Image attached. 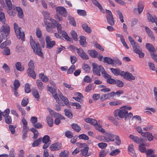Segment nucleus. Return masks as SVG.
Listing matches in <instances>:
<instances>
[{
	"instance_id": "51",
	"label": "nucleus",
	"mask_w": 157,
	"mask_h": 157,
	"mask_svg": "<svg viewBox=\"0 0 157 157\" xmlns=\"http://www.w3.org/2000/svg\"><path fill=\"white\" fill-rule=\"evenodd\" d=\"M32 93L33 96L37 100H38L39 98V95L37 90H33Z\"/></svg>"
},
{
	"instance_id": "25",
	"label": "nucleus",
	"mask_w": 157,
	"mask_h": 157,
	"mask_svg": "<svg viewBox=\"0 0 157 157\" xmlns=\"http://www.w3.org/2000/svg\"><path fill=\"white\" fill-rule=\"evenodd\" d=\"M146 47L149 51L154 52H155V49L153 46L151 44L147 43L146 44Z\"/></svg>"
},
{
	"instance_id": "36",
	"label": "nucleus",
	"mask_w": 157,
	"mask_h": 157,
	"mask_svg": "<svg viewBox=\"0 0 157 157\" xmlns=\"http://www.w3.org/2000/svg\"><path fill=\"white\" fill-rule=\"evenodd\" d=\"M71 34L74 40L76 41H78V39L77 37V33L74 30H72L71 32Z\"/></svg>"
},
{
	"instance_id": "35",
	"label": "nucleus",
	"mask_w": 157,
	"mask_h": 157,
	"mask_svg": "<svg viewBox=\"0 0 157 157\" xmlns=\"http://www.w3.org/2000/svg\"><path fill=\"white\" fill-rule=\"evenodd\" d=\"M10 43L11 42L10 40H7L1 44L0 47L2 48H5L6 46L10 45Z\"/></svg>"
},
{
	"instance_id": "61",
	"label": "nucleus",
	"mask_w": 157,
	"mask_h": 157,
	"mask_svg": "<svg viewBox=\"0 0 157 157\" xmlns=\"http://www.w3.org/2000/svg\"><path fill=\"white\" fill-rule=\"evenodd\" d=\"M71 61L72 64H74L77 61V59L76 57L74 56H70Z\"/></svg>"
},
{
	"instance_id": "3",
	"label": "nucleus",
	"mask_w": 157,
	"mask_h": 157,
	"mask_svg": "<svg viewBox=\"0 0 157 157\" xmlns=\"http://www.w3.org/2000/svg\"><path fill=\"white\" fill-rule=\"evenodd\" d=\"M10 29L9 26L6 24H4L1 28V32L2 37H5L6 39L9 38Z\"/></svg>"
},
{
	"instance_id": "24",
	"label": "nucleus",
	"mask_w": 157,
	"mask_h": 157,
	"mask_svg": "<svg viewBox=\"0 0 157 157\" xmlns=\"http://www.w3.org/2000/svg\"><path fill=\"white\" fill-rule=\"evenodd\" d=\"M103 62L109 64H113V60L110 57H105L104 58Z\"/></svg>"
},
{
	"instance_id": "18",
	"label": "nucleus",
	"mask_w": 157,
	"mask_h": 157,
	"mask_svg": "<svg viewBox=\"0 0 157 157\" xmlns=\"http://www.w3.org/2000/svg\"><path fill=\"white\" fill-rule=\"evenodd\" d=\"M33 69H28L27 71V73L29 76L32 77L33 79L36 78V75L33 70Z\"/></svg>"
},
{
	"instance_id": "22",
	"label": "nucleus",
	"mask_w": 157,
	"mask_h": 157,
	"mask_svg": "<svg viewBox=\"0 0 157 157\" xmlns=\"http://www.w3.org/2000/svg\"><path fill=\"white\" fill-rule=\"evenodd\" d=\"M85 121L86 122L90 123L91 124L94 125H96L97 123L96 120L90 118H86L85 119Z\"/></svg>"
},
{
	"instance_id": "39",
	"label": "nucleus",
	"mask_w": 157,
	"mask_h": 157,
	"mask_svg": "<svg viewBox=\"0 0 157 157\" xmlns=\"http://www.w3.org/2000/svg\"><path fill=\"white\" fill-rule=\"evenodd\" d=\"M82 69L86 73H89L90 70V67L87 64H84L82 67Z\"/></svg>"
},
{
	"instance_id": "28",
	"label": "nucleus",
	"mask_w": 157,
	"mask_h": 157,
	"mask_svg": "<svg viewBox=\"0 0 157 157\" xmlns=\"http://www.w3.org/2000/svg\"><path fill=\"white\" fill-rule=\"evenodd\" d=\"M90 56L92 58H95L97 57L98 52L95 50H91L88 51Z\"/></svg>"
},
{
	"instance_id": "16",
	"label": "nucleus",
	"mask_w": 157,
	"mask_h": 157,
	"mask_svg": "<svg viewBox=\"0 0 157 157\" xmlns=\"http://www.w3.org/2000/svg\"><path fill=\"white\" fill-rule=\"evenodd\" d=\"M111 71V72L115 75H119L122 76V74L123 71H121L120 70L119 68H111L110 69Z\"/></svg>"
},
{
	"instance_id": "52",
	"label": "nucleus",
	"mask_w": 157,
	"mask_h": 157,
	"mask_svg": "<svg viewBox=\"0 0 157 157\" xmlns=\"http://www.w3.org/2000/svg\"><path fill=\"white\" fill-rule=\"evenodd\" d=\"M14 86V89H17L20 86V83L18 80L16 79L15 80L13 83Z\"/></svg>"
},
{
	"instance_id": "60",
	"label": "nucleus",
	"mask_w": 157,
	"mask_h": 157,
	"mask_svg": "<svg viewBox=\"0 0 157 157\" xmlns=\"http://www.w3.org/2000/svg\"><path fill=\"white\" fill-rule=\"evenodd\" d=\"M133 48L134 51L136 53H138L139 51L141 50L140 46L138 45V44L134 47H133Z\"/></svg>"
},
{
	"instance_id": "64",
	"label": "nucleus",
	"mask_w": 157,
	"mask_h": 157,
	"mask_svg": "<svg viewBox=\"0 0 157 157\" xmlns=\"http://www.w3.org/2000/svg\"><path fill=\"white\" fill-rule=\"evenodd\" d=\"M68 152L67 151H64L59 154V157H67Z\"/></svg>"
},
{
	"instance_id": "7",
	"label": "nucleus",
	"mask_w": 157,
	"mask_h": 157,
	"mask_svg": "<svg viewBox=\"0 0 157 157\" xmlns=\"http://www.w3.org/2000/svg\"><path fill=\"white\" fill-rule=\"evenodd\" d=\"M77 52L78 55L81 57L82 59L84 60H86L89 59V56L81 48H76Z\"/></svg>"
},
{
	"instance_id": "46",
	"label": "nucleus",
	"mask_w": 157,
	"mask_h": 157,
	"mask_svg": "<svg viewBox=\"0 0 157 157\" xmlns=\"http://www.w3.org/2000/svg\"><path fill=\"white\" fill-rule=\"evenodd\" d=\"M77 13L79 15L81 16H85L86 15V11L84 10H78Z\"/></svg>"
},
{
	"instance_id": "29",
	"label": "nucleus",
	"mask_w": 157,
	"mask_h": 157,
	"mask_svg": "<svg viewBox=\"0 0 157 157\" xmlns=\"http://www.w3.org/2000/svg\"><path fill=\"white\" fill-rule=\"evenodd\" d=\"M46 120L48 125L50 127H52L53 124V119L50 116H47L46 117Z\"/></svg>"
},
{
	"instance_id": "37",
	"label": "nucleus",
	"mask_w": 157,
	"mask_h": 157,
	"mask_svg": "<svg viewBox=\"0 0 157 157\" xmlns=\"http://www.w3.org/2000/svg\"><path fill=\"white\" fill-rule=\"evenodd\" d=\"M68 18L69 21L70 23L72 25L74 26H75L76 25V23L74 17L70 16H68Z\"/></svg>"
},
{
	"instance_id": "38",
	"label": "nucleus",
	"mask_w": 157,
	"mask_h": 157,
	"mask_svg": "<svg viewBox=\"0 0 157 157\" xmlns=\"http://www.w3.org/2000/svg\"><path fill=\"white\" fill-rule=\"evenodd\" d=\"M120 152V151L119 149H115L112 151L110 153L109 155L112 156H115L118 154Z\"/></svg>"
},
{
	"instance_id": "20",
	"label": "nucleus",
	"mask_w": 157,
	"mask_h": 157,
	"mask_svg": "<svg viewBox=\"0 0 157 157\" xmlns=\"http://www.w3.org/2000/svg\"><path fill=\"white\" fill-rule=\"evenodd\" d=\"M60 34H61L62 37L65 39V40L70 42H72L73 40L72 39L68 36L67 33L65 31H62V33Z\"/></svg>"
},
{
	"instance_id": "53",
	"label": "nucleus",
	"mask_w": 157,
	"mask_h": 157,
	"mask_svg": "<svg viewBox=\"0 0 157 157\" xmlns=\"http://www.w3.org/2000/svg\"><path fill=\"white\" fill-rule=\"evenodd\" d=\"M56 27L57 28L58 33L59 34H61V33H62V31H64V30H62V26L59 23H57L56 25Z\"/></svg>"
},
{
	"instance_id": "56",
	"label": "nucleus",
	"mask_w": 157,
	"mask_h": 157,
	"mask_svg": "<svg viewBox=\"0 0 157 157\" xmlns=\"http://www.w3.org/2000/svg\"><path fill=\"white\" fill-rule=\"evenodd\" d=\"M95 125V129L101 132H105V130L101 127H100V126L96 124V125Z\"/></svg>"
},
{
	"instance_id": "54",
	"label": "nucleus",
	"mask_w": 157,
	"mask_h": 157,
	"mask_svg": "<svg viewBox=\"0 0 157 157\" xmlns=\"http://www.w3.org/2000/svg\"><path fill=\"white\" fill-rule=\"evenodd\" d=\"M115 139L116 140L115 143L118 146L120 145L121 144V141L119 136L117 135H115Z\"/></svg>"
},
{
	"instance_id": "27",
	"label": "nucleus",
	"mask_w": 157,
	"mask_h": 157,
	"mask_svg": "<svg viewBox=\"0 0 157 157\" xmlns=\"http://www.w3.org/2000/svg\"><path fill=\"white\" fill-rule=\"evenodd\" d=\"M138 149L142 153H145L146 151V149L145 145L143 142L139 145Z\"/></svg>"
},
{
	"instance_id": "6",
	"label": "nucleus",
	"mask_w": 157,
	"mask_h": 157,
	"mask_svg": "<svg viewBox=\"0 0 157 157\" xmlns=\"http://www.w3.org/2000/svg\"><path fill=\"white\" fill-rule=\"evenodd\" d=\"M45 41L46 43V47L48 49H51L56 44L55 41H51V39L49 36H47L45 38Z\"/></svg>"
},
{
	"instance_id": "5",
	"label": "nucleus",
	"mask_w": 157,
	"mask_h": 157,
	"mask_svg": "<svg viewBox=\"0 0 157 157\" xmlns=\"http://www.w3.org/2000/svg\"><path fill=\"white\" fill-rule=\"evenodd\" d=\"M6 3L8 7L9 10L7 11L8 13L10 16H14L13 11L11 10V9H15V7L12 6V3L10 0H5Z\"/></svg>"
},
{
	"instance_id": "13",
	"label": "nucleus",
	"mask_w": 157,
	"mask_h": 157,
	"mask_svg": "<svg viewBox=\"0 0 157 157\" xmlns=\"http://www.w3.org/2000/svg\"><path fill=\"white\" fill-rule=\"evenodd\" d=\"M50 148L52 151L59 150L61 148V145L59 143L52 144Z\"/></svg>"
},
{
	"instance_id": "9",
	"label": "nucleus",
	"mask_w": 157,
	"mask_h": 157,
	"mask_svg": "<svg viewBox=\"0 0 157 157\" xmlns=\"http://www.w3.org/2000/svg\"><path fill=\"white\" fill-rule=\"evenodd\" d=\"M92 65L93 73L98 76H100L101 75L100 69L98 65L95 63H93Z\"/></svg>"
},
{
	"instance_id": "44",
	"label": "nucleus",
	"mask_w": 157,
	"mask_h": 157,
	"mask_svg": "<svg viewBox=\"0 0 157 157\" xmlns=\"http://www.w3.org/2000/svg\"><path fill=\"white\" fill-rule=\"evenodd\" d=\"M115 84H116V86L118 87H122L124 85L122 81L118 79L116 80Z\"/></svg>"
},
{
	"instance_id": "50",
	"label": "nucleus",
	"mask_w": 157,
	"mask_h": 157,
	"mask_svg": "<svg viewBox=\"0 0 157 157\" xmlns=\"http://www.w3.org/2000/svg\"><path fill=\"white\" fill-rule=\"evenodd\" d=\"M147 17L148 20L152 23H154L155 21V17L153 18L152 16L151 15V14L148 13L147 14Z\"/></svg>"
},
{
	"instance_id": "62",
	"label": "nucleus",
	"mask_w": 157,
	"mask_h": 157,
	"mask_svg": "<svg viewBox=\"0 0 157 157\" xmlns=\"http://www.w3.org/2000/svg\"><path fill=\"white\" fill-rule=\"evenodd\" d=\"M33 126L35 128L38 129H40L43 127V125L40 123L37 122Z\"/></svg>"
},
{
	"instance_id": "34",
	"label": "nucleus",
	"mask_w": 157,
	"mask_h": 157,
	"mask_svg": "<svg viewBox=\"0 0 157 157\" xmlns=\"http://www.w3.org/2000/svg\"><path fill=\"white\" fill-rule=\"evenodd\" d=\"M89 147H85L84 148L81 150V151L83 155L85 156H89L90 155L88 154Z\"/></svg>"
},
{
	"instance_id": "12",
	"label": "nucleus",
	"mask_w": 157,
	"mask_h": 157,
	"mask_svg": "<svg viewBox=\"0 0 157 157\" xmlns=\"http://www.w3.org/2000/svg\"><path fill=\"white\" fill-rule=\"evenodd\" d=\"M134 146L132 144H131L128 147V149L129 154L134 157H136V155L134 150Z\"/></svg>"
},
{
	"instance_id": "1",
	"label": "nucleus",
	"mask_w": 157,
	"mask_h": 157,
	"mask_svg": "<svg viewBox=\"0 0 157 157\" xmlns=\"http://www.w3.org/2000/svg\"><path fill=\"white\" fill-rule=\"evenodd\" d=\"M114 117L116 119L120 120L121 118L127 117L128 111L124 109H122L121 107L119 109L115 110L113 113Z\"/></svg>"
},
{
	"instance_id": "15",
	"label": "nucleus",
	"mask_w": 157,
	"mask_h": 157,
	"mask_svg": "<svg viewBox=\"0 0 157 157\" xmlns=\"http://www.w3.org/2000/svg\"><path fill=\"white\" fill-rule=\"evenodd\" d=\"M18 32H15L17 37L18 39H21L22 40H24L25 34L23 32H21V29L18 30Z\"/></svg>"
},
{
	"instance_id": "40",
	"label": "nucleus",
	"mask_w": 157,
	"mask_h": 157,
	"mask_svg": "<svg viewBox=\"0 0 157 157\" xmlns=\"http://www.w3.org/2000/svg\"><path fill=\"white\" fill-rule=\"evenodd\" d=\"M36 84L38 88L40 90H42L44 88L43 83L41 81L37 80L36 81Z\"/></svg>"
},
{
	"instance_id": "55",
	"label": "nucleus",
	"mask_w": 157,
	"mask_h": 157,
	"mask_svg": "<svg viewBox=\"0 0 157 157\" xmlns=\"http://www.w3.org/2000/svg\"><path fill=\"white\" fill-rule=\"evenodd\" d=\"M78 138L80 139H83L85 140H87L89 139L88 136L85 134H82L78 136Z\"/></svg>"
},
{
	"instance_id": "42",
	"label": "nucleus",
	"mask_w": 157,
	"mask_h": 157,
	"mask_svg": "<svg viewBox=\"0 0 157 157\" xmlns=\"http://www.w3.org/2000/svg\"><path fill=\"white\" fill-rule=\"evenodd\" d=\"M107 21L109 24L113 25L114 24V21L113 17H108L106 18Z\"/></svg>"
},
{
	"instance_id": "23",
	"label": "nucleus",
	"mask_w": 157,
	"mask_h": 157,
	"mask_svg": "<svg viewBox=\"0 0 157 157\" xmlns=\"http://www.w3.org/2000/svg\"><path fill=\"white\" fill-rule=\"evenodd\" d=\"M82 27L83 29L86 33H90L91 32V30L90 28L88 26L87 24L85 23L82 25Z\"/></svg>"
},
{
	"instance_id": "47",
	"label": "nucleus",
	"mask_w": 157,
	"mask_h": 157,
	"mask_svg": "<svg viewBox=\"0 0 157 157\" xmlns=\"http://www.w3.org/2000/svg\"><path fill=\"white\" fill-rule=\"evenodd\" d=\"M29 68L34 69V63L33 60H31L28 63V64Z\"/></svg>"
},
{
	"instance_id": "2",
	"label": "nucleus",
	"mask_w": 157,
	"mask_h": 157,
	"mask_svg": "<svg viewBox=\"0 0 157 157\" xmlns=\"http://www.w3.org/2000/svg\"><path fill=\"white\" fill-rule=\"evenodd\" d=\"M30 42L34 52L36 54L42 57L43 54L41 51V48L40 44L38 43H36L33 39L30 40Z\"/></svg>"
},
{
	"instance_id": "31",
	"label": "nucleus",
	"mask_w": 157,
	"mask_h": 157,
	"mask_svg": "<svg viewBox=\"0 0 157 157\" xmlns=\"http://www.w3.org/2000/svg\"><path fill=\"white\" fill-rule=\"evenodd\" d=\"M15 66L16 69L20 71H22L24 69V67L21 65V63L20 62L16 63L15 64Z\"/></svg>"
},
{
	"instance_id": "57",
	"label": "nucleus",
	"mask_w": 157,
	"mask_h": 157,
	"mask_svg": "<svg viewBox=\"0 0 157 157\" xmlns=\"http://www.w3.org/2000/svg\"><path fill=\"white\" fill-rule=\"evenodd\" d=\"M31 89L28 83H26L25 85V91L26 93H29L31 91Z\"/></svg>"
},
{
	"instance_id": "45",
	"label": "nucleus",
	"mask_w": 157,
	"mask_h": 157,
	"mask_svg": "<svg viewBox=\"0 0 157 157\" xmlns=\"http://www.w3.org/2000/svg\"><path fill=\"white\" fill-rule=\"evenodd\" d=\"M64 111L65 115L66 116L70 118H72V114L69 110H68L67 109H65Z\"/></svg>"
},
{
	"instance_id": "11",
	"label": "nucleus",
	"mask_w": 157,
	"mask_h": 157,
	"mask_svg": "<svg viewBox=\"0 0 157 157\" xmlns=\"http://www.w3.org/2000/svg\"><path fill=\"white\" fill-rule=\"evenodd\" d=\"M142 136L146 137L149 141H151L153 140V136L151 133L149 132H142L141 133Z\"/></svg>"
},
{
	"instance_id": "17",
	"label": "nucleus",
	"mask_w": 157,
	"mask_h": 157,
	"mask_svg": "<svg viewBox=\"0 0 157 157\" xmlns=\"http://www.w3.org/2000/svg\"><path fill=\"white\" fill-rule=\"evenodd\" d=\"M79 42L80 45L84 47H85L87 45L86 42V38L85 37L81 36H79Z\"/></svg>"
},
{
	"instance_id": "4",
	"label": "nucleus",
	"mask_w": 157,
	"mask_h": 157,
	"mask_svg": "<svg viewBox=\"0 0 157 157\" xmlns=\"http://www.w3.org/2000/svg\"><path fill=\"white\" fill-rule=\"evenodd\" d=\"M57 13H58L64 17L67 15V12L66 9L63 7L58 6L55 8Z\"/></svg>"
},
{
	"instance_id": "43",
	"label": "nucleus",
	"mask_w": 157,
	"mask_h": 157,
	"mask_svg": "<svg viewBox=\"0 0 157 157\" xmlns=\"http://www.w3.org/2000/svg\"><path fill=\"white\" fill-rule=\"evenodd\" d=\"M28 103V98H24L22 101L21 105L22 106L25 107L27 105Z\"/></svg>"
},
{
	"instance_id": "26",
	"label": "nucleus",
	"mask_w": 157,
	"mask_h": 157,
	"mask_svg": "<svg viewBox=\"0 0 157 157\" xmlns=\"http://www.w3.org/2000/svg\"><path fill=\"white\" fill-rule=\"evenodd\" d=\"M16 8L18 12V17L21 18H22L23 17V13L22 9L20 7H16Z\"/></svg>"
},
{
	"instance_id": "14",
	"label": "nucleus",
	"mask_w": 157,
	"mask_h": 157,
	"mask_svg": "<svg viewBox=\"0 0 157 157\" xmlns=\"http://www.w3.org/2000/svg\"><path fill=\"white\" fill-rule=\"evenodd\" d=\"M59 97L61 99L64 101L65 104L70 107V106L69 104V101L67 98L64 97L61 92H60V93H59Z\"/></svg>"
},
{
	"instance_id": "21",
	"label": "nucleus",
	"mask_w": 157,
	"mask_h": 157,
	"mask_svg": "<svg viewBox=\"0 0 157 157\" xmlns=\"http://www.w3.org/2000/svg\"><path fill=\"white\" fill-rule=\"evenodd\" d=\"M29 130L33 132L34 134L33 139L35 140L39 136V133L38 130L35 128H33L30 129Z\"/></svg>"
},
{
	"instance_id": "41",
	"label": "nucleus",
	"mask_w": 157,
	"mask_h": 157,
	"mask_svg": "<svg viewBox=\"0 0 157 157\" xmlns=\"http://www.w3.org/2000/svg\"><path fill=\"white\" fill-rule=\"evenodd\" d=\"M42 139L41 138H39L38 139L35 141L32 144L33 147L38 146L41 142Z\"/></svg>"
},
{
	"instance_id": "48",
	"label": "nucleus",
	"mask_w": 157,
	"mask_h": 157,
	"mask_svg": "<svg viewBox=\"0 0 157 157\" xmlns=\"http://www.w3.org/2000/svg\"><path fill=\"white\" fill-rule=\"evenodd\" d=\"M65 136L68 138H71L73 137V135L71 131H67L65 132Z\"/></svg>"
},
{
	"instance_id": "49",
	"label": "nucleus",
	"mask_w": 157,
	"mask_h": 157,
	"mask_svg": "<svg viewBox=\"0 0 157 157\" xmlns=\"http://www.w3.org/2000/svg\"><path fill=\"white\" fill-rule=\"evenodd\" d=\"M44 18L46 19H50V14L48 12L44 11L42 12Z\"/></svg>"
},
{
	"instance_id": "19",
	"label": "nucleus",
	"mask_w": 157,
	"mask_h": 157,
	"mask_svg": "<svg viewBox=\"0 0 157 157\" xmlns=\"http://www.w3.org/2000/svg\"><path fill=\"white\" fill-rule=\"evenodd\" d=\"M60 34H61L62 37L65 39V40L70 42H72L73 40L72 39L68 36L67 33L65 31H62V33Z\"/></svg>"
},
{
	"instance_id": "63",
	"label": "nucleus",
	"mask_w": 157,
	"mask_h": 157,
	"mask_svg": "<svg viewBox=\"0 0 157 157\" xmlns=\"http://www.w3.org/2000/svg\"><path fill=\"white\" fill-rule=\"evenodd\" d=\"M36 34L38 38H40L42 36L41 31L39 28H37L36 30Z\"/></svg>"
},
{
	"instance_id": "32",
	"label": "nucleus",
	"mask_w": 157,
	"mask_h": 157,
	"mask_svg": "<svg viewBox=\"0 0 157 157\" xmlns=\"http://www.w3.org/2000/svg\"><path fill=\"white\" fill-rule=\"evenodd\" d=\"M5 122L7 124H12V119L11 117L7 115L4 117Z\"/></svg>"
},
{
	"instance_id": "59",
	"label": "nucleus",
	"mask_w": 157,
	"mask_h": 157,
	"mask_svg": "<svg viewBox=\"0 0 157 157\" xmlns=\"http://www.w3.org/2000/svg\"><path fill=\"white\" fill-rule=\"evenodd\" d=\"M10 49L7 47H6L4 49L3 52V53L4 55H8L10 54Z\"/></svg>"
},
{
	"instance_id": "30",
	"label": "nucleus",
	"mask_w": 157,
	"mask_h": 157,
	"mask_svg": "<svg viewBox=\"0 0 157 157\" xmlns=\"http://www.w3.org/2000/svg\"><path fill=\"white\" fill-rule=\"evenodd\" d=\"M72 128L77 132H79L81 129L80 127L77 124H73L71 125Z\"/></svg>"
},
{
	"instance_id": "33",
	"label": "nucleus",
	"mask_w": 157,
	"mask_h": 157,
	"mask_svg": "<svg viewBox=\"0 0 157 157\" xmlns=\"http://www.w3.org/2000/svg\"><path fill=\"white\" fill-rule=\"evenodd\" d=\"M92 2L97 7H98L99 9L100 10L101 12H102V10L104 11L101 5L96 0H91Z\"/></svg>"
},
{
	"instance_id": "10",
	"label": "nucleus",
	"mask_w": 157,
	"mask_h": 157,
	"mask_svg": "<svg viewBox=\"0 0 157 157\" xmlns=\"http://www.w3.org/2000/svg\"><path fill=\"white\" fill-rule=\"evenodd\" d=\"M129 137L130 139L132 140L134 142L137 144H140L144 142L143 139L135 136L133 135H130Z\"/></svg>"
},
{
	"instance_id": "58",
	"label": "nucleus",
	"mask_w": 157,
	"mask_h": 157,
	"mask_svg": "<svg viewBox=\"0 0 157 157\" xmlns=\"http://www.w3.org/2000/svg\"><path fill=\"white\" fill-rule=\"evenodd\" d=\"M43 143H48L50 140V137L48 135L44 136L42 139Z\"/></svg>"
},
{
	"instance_id": "8",
	"label": "nucleus",
	"mask_w": 157,
	"mask_h": 157,
	"mask_svg": "<svg viewBox=\"0 0 157 157\" xmlns=\"http://www.w3.org/2000/svg\"><path fill=\"white\" fill-rule=\"evenodd\" d=\"M122 74V76H123L124 78L128 80L129 81L135 79V77L133 76L132 74L129 72L123 71Z\"/></svg>"
}]
</instances>
